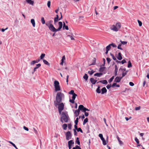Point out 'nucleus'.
Returning a JSON list of instances; mask_svg holds the SVG:
<instances>
[{
  "label": "nucleus",
  "mask_w": 149,
  "mask_h": 149,
  "mask_svg": "<svg viewBox=\"0 0 149 149\" xmlns=\"http://www.w3.org/2000/svg\"><path fill=\"white\" fill-rule=\"evenodd\" d=\"M117 58L119 60H121L123 59L122 55L121 53L119 52L118 53Z\"/></svg>",
  "instance_id": "nucleus-10"
},
{
  "label": "nucleus",
  "mask_w": 149,
  "mask_h": 149,
  "mask_svg": "<svg viewBox=\"0 0 149 149\" xmlns=\"http://www.w3.org/2000/svg\"><path fill=\"white\" fill-rule=\"evenodd\" d=\"M58 25L59 27L57 29L58 31H59L61 30V29L62 28L63 26V23L62 22H58Z\"/></svg>",
  "instance_id": "nucleus-11"
},
{
  "label": "nucleus",
  "mask_w": 149,
  "mask_h": 149,
  "mask_svg": "<svg viewBox=\"0 0 149 149\" xmlns=\"http://www.w3.org/2000/svg\"><path fill=\"white\" fill-rule=\"evenodd\" d=\"M106 60H107V62L108 63H109L111 61V59L109 58V57L107 58H106Z\"/></svg>",
  "instance_id": "nucleus-42"
},
{
  "label": "nucleus",
  "mask_w": 149,
  "mask_h": 149,
  "mask_svg": "<svg viewBox=\"0 0 149 149\" xmlns=\"http://www.w3.org/2000/svg\"><path fill=\"white\" fill-rule=\"evenodd\" d=\"M116 26L117 28L118 29V30L120 29L121 27V24L120 23L117 22L116 24Z\"/></svg>",
  "instance_id": "nucleus-12"
},
{
  "label": "nucleus",
  "mask_w": 149,
  "mask_h": 149,
  "mask_svg": "<svg viewBox=\"0 0 149 149\" xmlns=\"http://www.w3.org/2000/svg\"><path fill=\"white\" fill-rule=\"evenodd\" d=\"M111 48V46L109 44L106 47V50H109Z\"/></svg>",
  "instance_id": "nucleus-34"
},
{
  "label": "nucleus",
  "mask_w": 149,
  "mask_h": 149,
  "mask_svg": "<svg viewBox=\"0 0 149 149\" xmlns=\"http://www.w3.org/2000/svg\"><path fill=\"white\" fill-rule=\"evenodd\" d=\"M84 112L85 116H88L89 115L88 113L86 112Z\"/></svg>",
  "instance_id": "nucleus-64"
},
{
  "label": "nucleus",
  "mask_w": 149,
  "mask_h": 149,
  "mask_svg": "<svg viewBox=\"0 0 149 149\" xmlns=\"http://www.w3.org/2000/svg\"><path fill=\"white\" fill-rule=\"evenodd\" d=\"M74 113L75 114V116L76 117L78 116L79 114V113H78L77 111H75Z\"/></svg>",
  "instance_id": "nucleus-44"
},
{
  "label": "nucleus",
  "mask_w": 149,
  "mask_h": 149,
  "mask_svg": "<svg viewBox=\"0 0 149 149\" xmlns=\"http://www.w3.org/2000/svg\"><path fill=\"white\" fill-rule=\"evenodd\" d=\"M41 65L40 63H39L36 65V68L37 69L40 67Z\"/></svg>",
  "instance_id": "nucleus-56"
},
{
  "label": "nucleus",
  "mask_w": 149,
  "mask_h": 149,
  "mask_svg": "<svg viewBox=\"0 0 149 149\" xmlns=\"http://www.w3.org/2000/svg\"><path fill=\"white\" fill-rule=\"evenodd\" d=\"M77 96V95L76 94H73V95H72V99L74 100L76 98V97Z\"/></svg>",
  "instance_id": "nucleus-47"
},
{
  "label": "nucleus",
  "mask_w": 149,
  "mask_h": 149,
  "mask_svg": "<svg viewBox=\"0 0 149 149\" xmlns=\"http://www.w3.org/2000/svg\"><path fill=\"white\" fill-rule=\"evenodd\" d=\"M100 86H98L96 90V92L97 93H101V91L100 90Z\"/></svg>",
  "instance_id": "nucleus-32"
},
{
  "label": "nucleus",
  "mask_w": 149,
  "mask_h": 149,
  "mask_svg": "<svg viewBox=\"0 0 149 149\" xmlns=\"http://www.w3.org/2000/svg\"><path fill=\"white\" fill-rule=\"evenodd\" d=\"M88 75L86 74H85L83 77V78L84 79H85L86 80H87L88 79Z\"/></svg>",
  "instance_id": "nucleus-24"
},
{
  "label": "nucleus",
  "mask_w": 149,
  "mask_h": 149,
  "mask_svg": "<svg viewBox=\"0 0 149 149\" xmlns=\"http://www.w3.org/2000/svg\"><path fill=\"white\" fill-rule=\"evenodd\" d=\"M138 23L139 24V26H142V22L141 21H139V20H138Z\"/></svg>",
  "instance_id": "nucleus-52"
},
{
  "label": "nucleus",
  "mask_w": 149,
  "mask_h": 149,
  "mask_svg": "<svg viewBox=\"0 0 149 149\" xmlns=\"http://www.w3.org/2000/svg\"><path fill=\"white\" fill-rule=\"evenodd\" d=\"M65 96L63 93L61 92H58L57 93L56 96V100L58 103H60L61 102L63 99L64 98Z\"/></svg>",
  "instance_id": "nucleus-2"
},
{
  "label": "nucleus",
  "mask_w": 149,
  "mask_h": 149,
  "mask_svg": "<svg viewBox=\"0 0 149 149\" xmlns=\"http://www.w3.org/2000/svg\"><path fill=\"white\" fill-rule=\"evenodd\" d=\"M62 127L64 130H66L67 127V124H64L62 125Z\"/></svg>",
  "instance_id": "nucleus-19"
},
{
  "label": "nucleus",
  "mask_w": 149,
  "mask_h": 149,
  "mask_svg": "<svg viewBox=\"0 0 149 149\" xmlns=\"http://www.w3.org/2000/svg\"><path fill=\"white\" fill-rule=\"evenodd\" d=\"M121 45H122L121 44H119L117 47V48L118 49H120L121 50H123V49L121 47H120Z\"/></svg>",
  "instance_id": "nucleus-31"
},
{
  "label": "nucleus",
  "mask_w": 149,
  "mask_h": 149,
  "mask_svg": "<svg viewBox=\"0 0 149 149\" xmlns=\"http://www.w3.org/2000/svg\"><path fill=\"white\" fill-rule=\"evenodd\" d=\"M68 127L69 129L70 130L71 129L72 125L70 123L68 124Z\"/></svg>",
  "instance_id": "nucleus-54"
},
{
  "label": "nucleus",
  "mask_w": 149,
  "mask_h": 149,
  "mask_svg": "<svg viewBox=\"0 0 149 149\" xmlns=\"http://www.w3.org/2000/svg\"><path fill=\"white\" fill-rule=\"evenodd\" d=\"M110 55L112 56V58L113 60L115 61L116 60V57L114 56V55L113 54H112L111 53H110Z\"/></svg>",
  "instance_id": "nucleus-28"
},
{
  "label": "nucleus",
  "mask_w": 149,
  "mask_h": 149,
  "mask_svg": "<svg viewBox=\"0 0 149 149\" xmlns=\"http://www.w3.org/2000/svg\"><path fill=\"white\" fill-rule=\"evenodd\" d=\"M63 29H65L66 30L69 29L68 27V26L65 25L64 27H63Z\"/></svg>",
  "instance_id": "nucleus-50"
},
{
  "label": "nucleus",
  "mask_w": 149,
  "mask_h": 149,
  "mask_svg": "<svg viewBox=\"0 0 149 149\" xmlns=\"http://www.w3.org/2000/svg\"><path fill=\"white\" fill-rule=\"evenodd\" d=\"M132 67V64L130 61H128V65L127 67L128 68H130Z\"/></svg>",
  "instance_id": "nucleus-20"
},
{
  "label": "nucleus",
  "mask_w": 149,
  "mask_h": 149,
  "mask_svg": "<svg viewBox=\"0 0 149 149\" xmlns=\"http://www.w3.org/2000/svg\"><path fill=\"white\" fill-rule=\"evenodd\" d=\"M117 138L118 139V141L119 144L120 145H122L123 144V142L122 141L120 140L119 137L118 136H117Z\"/></svg>",
  "instance_id": "nucleus-22"
},
{
  "label": "nucleus",
  "mask_w": 149,
  "mask_h": 149,
  "mask_svg": "<svg viewBox=\"0 0 149 149\" xmlns=\"http://www.w3.org/2000/svg\"><path fill=\"white\" fill-rule=\"evenodd\" d=\"M74 142L72 140H71L68 142V146H71L72 144H74Z\"/></svg>",
  "instance_id": "nucleus-18"
},
{
  "label": "nucleus",
  "mask_w": 149,
  "mask_h": 149,
  "mask_svg": "<svg viewBox=\"0 0 149 149\" xmlns=\"http://www.w3.org/2000/svg\"><path fill=\"white\" fill-rule=\"evenodd\" d=\"M77 130L78 132H80L81 133H83V131L81 129V128L80 127L77 128Z\"/></svg>",
  "instance_id": "nucleus-49"
},
{
  "label": "nucleus",
  "mask_w": 149,
  "mask_h": 149,
  "mask_svg": "<svg viewBox=\"0 0 149 149\" xmlns=\"http://www.w3.org/2000/svg\"><path fill=\"white\" fill-rule=\"evenodd\" d=\"M26 2L32 5H33L34 4V1L32 0H26Z\"/></svg>",
  "instance_id": "nucleus-13"
},
{
  "label": "nucleus",
  "mask_w": 149,
  "mask_h": 149,
  "mask_svg": "<svg viewBox=\"0 0 149 149\" xmlns=\"http://www.w3.org/2000/svg\"><path fill=\"white\" fill-rule=\"evenodd\" d=\"M66 138L67 140H68L71 138L72 136L71 132L70 131L67 132L65 134Z\"/></svg>",
  "instance_id": "nucleus-7"
},
{
  "label": "nucleus",
  "mask_w": 149,
  "mask_h": 149,
  "mask_svg": "<svg viewBox=\"0 0 149 149\" xmlns=\"http://www.w3.org/2000/svg\"><path fill=\"white\" fill-rule=\"evenodd\" d=\"M111 87V84H108L106 86V87L108 89H109Z\"/></svg>",
  "instance_id": "nucleus-43"
},
{
  "label": "nucleus",
  "mask_w": 149,
  "mask_h": 149,
  "mask_svg": "<svg viewBox=\"0 0 149 149\" xmlns=\"http://www.w3.org/2000/svg\"><path fill=\"white\" fill-rule=\"evenodd\" d=\"M31 22L33 26L35 27V22L34 19H31Z\"/></svg>",
  "instance_id": "nucleus-16"
},
{
  "label": "nucleus",
  "mask_w": 149,
  "mask_h": 149,
  "mask_svg": "<svg viewBox=\"0 0 149 149\" xmlns=\"http://www.w3.org/2000/svg\"><path fill=\"white\" fill-rule=\"evenodd\" d=\"M59 82L57 81H55L54 82V86L55 87V90L56 91L60 90V88L59 85Z\"/></svg>",
  "instance_id": "nucleus-3"
},
{
  "label": "nucleus",
  "mask_w": 149,
  "mask_h": 149,
  "mask_svg": "<svg viewBox=\"0 0 149 149\" xmlns=\"http://www.w3.org/2000/svg\"><path fill=\"white\" fill-rule=\"evenodd\" d=\"M126 60L125 59H123V60H122L121 61V63L122 64H123L124 63H126Z\"/></svg>",
  "instance_id": "nucleus-57"
},
{
  "label": "nucleus",
  "mask_w": 149,
  "mask_h": 149,
  "mask_svg": "<svg viewBox=\"0 0 149 149\" xmlns=\"http://www.w3.org/2000/svg\"><path fill=\"white\" fill-rule=\"evenodd\" d=\"M135 141L137 144H139V141L137 137H135Z\"/></svg>",
  "instance_id": "nucleus-36"
},
{
  "label": "nucleus",
  "mask_w": 149,
  "mask_h": 149,
  "mask_svg": "<svg viewBox=\"0 0 149 149\" xmlns=\"http://www.w3.org/2000/svg\"><path fill=\"white\" fill-rule=\"evenodd\" d=\"M9 142L10 143L11 145H13V146L16 149H18L17 148V147L15 145L14 143H13V142H12L10 141H9Z\"/></svg>",
  "instance_id": "nucleus-26"
},
{
  "label": "nucleus",
  "mask_w": 149,
  "mask_h": 149,
  "mask_svg": "<svg viewBox=\"0 0 149 149\" xmlns=\"http://www.w3.org/2000/svg\"><path fill=\"white\" fill-rule=\"evenodd\" d=\"M122 79L121 77H116L114 81L116 82L119 83L120 82Z\"/></svg>",
  "instance_id": "nucleus-9"
},
{
  "label": "nucleus",
  "mask_w": 149,
  "mask_h": 149,
  "mask_svg": "<svg viewBox=\"0 0 149 149\" xmlns=\"http://www.w3.org/2000/svg\"><path fill=\"white\" fill-rule=\"evenodd\" d=\"M69 94H72L73 95L74 94H75L74 92V91L73 90H71L69 92Z\"/></svg>",
  "instance_id": "nucleus-45"
},
{
  "label": "nucleus",
  "mask_w": 149,
  "mask_h": 149,
  "mask_svg": "<svg viewBox=\"0 0 149 149\" xmlns=\"http://www.w3.org/2000/svg\"><path fill=\"white\" fill-rule=\"evenodd\" d=\"M43 61L44 63H45V64L49 66L50 65L49 63L47 61L43 59Z\"/></svg>",
  "instance_id": "nucleus-21"
},
{
  "label": "nucleus",
  "mask_w": 149,
  "mask_h": 149,
  "mask_svg": "<svg viewBox=\"0 0 149 149\" xmlns=\"http://www.w3.org/2000/svg\"><path fill=\"white\" fill-rule=\"evenodd\" d=\"M76 143L78 144L79 145L80 144V142L78 137H77L76 141Z\"/></svg>",
  "instance_id": "nucleus-29"
},
{
  "label": "nucleus",
  "mask_w": 149,
  "mask_h": 149,
  "mask_svg": "<svg viewBox=\"0 0 149 149\" xmlns=\"http://www.w3.org/2000/svg\"><path fill=\"white\" fill-rule=\"evenodd\" d=\"M109 45L111 46H112L114 48H115L117 47L116 45L113 43H111L109 44Z\"/></svg>",
  "instance_id": "nucleus-25"
},
{
  "label": "nucleus",
  "mask_w": 149,
  "mask_h": 149,
  "mask_svg": "<svg viewBox=\"0 0 149 149\" xmlns=\"http://www.w3.org/2000/svg\"><path fill=\"white\" fill-rule=\"evenodd\" d=\"M67 36L70 37L71 40H74V38L71 36H70V35H68Z\"/></svg>",
  "instance_id": "nucleus-55"
},
{
  "label": "nucleus",
  "mask_w": 149,
  "mask_h": 149,
  "mask_svg": "<svg viewBox=\"0 0 149 149\" xmlns=\"http://www.w3.org/2000/svg\"><path fill=\"white\" fill-rule=\"evenodd\" d=\"M114 76H113L108 81V82L109 83H111L112 81L113 80L114 78Z\"/></svg>",
  "instance_id": "nucleus-27"
},
{
  "label": "nucleus",
  "mask_w": 149,
  "mask_h": 149,
  "mask_svg": "<svg viewBox=\"0 0 149 149\" xmlns=\"http://www.w3.org/2000/svg\"><path fill=\"white\" fill-rule=\"evenodd\" d=\"M107 92V90L105 87H103V94L106 93Z\"/></svg>",
  "instance_id": "nucleus-39"
},
{
  "label": "nucleus",
  "mask_w": 149,
  "mask_h": 149,
  "mask_svg": "<svg viewBox=\"0 0 149 149\" xmlns=\"http://www.w3.org/2000/svg\"><path fill=\"white\" fill-rule=\"evenodd\" d=\"M93 62L91 64L89 65V66H91V65H94L95 63V59L94 58V59L93 60Z\"/></svg>",
  "instance_id": "nucleus-30"
},
{
  "label": "nucleus",
  "mask_w": 149,
  "mask_h": 149,
  "mask_svg": "<svg viewBox=\"0 0 149 149\" xmlns=\"http://www.w3.org/2000/svg\"><path fill=\"white\" fill-rule=\"evenodd\" d=\"M61 117L60 121L63 123V121L65 123H67L69 120V117L67 113H65L64 112L61 113Z\"/></svg>",
  "instance_id": "nucleus-1"
},
{
  "label": "nucleus",
  "mask_w": 149,
  "mask_h": 149,
  "mask_svg": "<svg viewBox=\"0 0 149 149\" xmlns=\"http://www.w3.org/2000/svg\"><path fill=\"white\" fill-rule=\"evenodd\" d=\"M36 63V61L35 60L31 62V65H33Z\"/></svg>",
  "instance_id": "nucleus-40"
},
{
  "label": "nucleus",
  "mask_w": 149,
  "mask_h": 149,
  "mask_svg": "<svg viewBox=\"0 0 149 149\" xmlns=\"http://www.w3.org/2000/svg\"><path fill=\"white\" fill-rule=\"evenodd\" d=\"M141 108V107L140 106H139V107H136L135 108V110H138L140 109Z\"/></svg>",
  "instance_id": "nucleus-60"
},
{
  "label": "nucleus",
  "mask_w": 149,
  "mask_h": 149,
  "mask_svg": "<svg viewBox=\"0 0 149 149\" xmlns=\"http://www.w3.org/2000/svg\"><path fill=\"white\" fill-rule=\"evenodd\" d=\"M23 128L26 130L27 131H29V129L28 128L26 127L25 126H24L23 127Z\"/></svg>",
  "instance_id": "nucleus-63"
},
{
  "label": "nucleus",
  "mask_w": 149,
  "mask_h": 149,
  "mask_svg": "<svg viewBox=\"0 0 149 149\" xmlns=\"http://www.w3.org/2000/svg\"><path fill=\"white\" fill-rule=\"evenodd\" d=\"M73 149H81V148L77 145L75 147H73Z\"/></svg>",
  "instance_id": "nucleus-41"
},
{
  "label": "nucleus",
  "mask_w": 149,
  "mask_h": 149,
  "mask_svg": "<svg viewBox=\"0 0 149 149\" xmlns=\"http://www.w3.org/2000/svg\"><path fill=\"white\" fill-rule=\"evenodd\" d=\"M94 72L95 71H93V70L91 71H88V73L90 75H92L94 73Z\"/></svg>",
  "instance_id": "nucleus-46"
},
{
  "label": "nucleus",
  "mask_w": 149,
  "mask_h": 149,
  "mask_svg": "<svg viewBox=\"0 0 149 149\" xmlns=\"http://www.w3.org/2000/svg\"><path fill=\"white\" fill-rule=\"evenodd\" d=\"M102 73L101 72L100 73H96L94 75L95 76H97V77H99L102 76Z\"/></svg>",
  "instance_id": "nucleus-14"
},
{
  "label": "nucleus",
  "mask_w": 149,
  "mask_h": 149,
  "mask_svg": "<svg viewBox=\"0 0 149 149\" xmlns=\"http://www.w3.org/2000/svg\"><path fill=\"white\" fill-rule=\"evenodd\" d=\"M99 136L100 137L101 140L102 141V134H99Z\"/></svg>",
  "instance_id": "nucleus-62"
},
{
  "label": "nucleus",
  "mask_w": 149,
  "mask_h": 149,
  "mask_svg": "<svg viewBox=\"0 0 149 149\" xmlns=\"http://www.w3.org/2000/svg\"><path fill=\"white\" fill-rule=\"evenodd\" d=\"M64 105L63 103H61L58 104V111L60 114H61L62 111L64 109Z\"/></svg>",
  "instance_id": "nucleus-5"
},
{
  "label": "nucleus",
  "mask_w": 149,
  "mask_h": 149,
  "mask_svg": "<svg viewBox=\"0 0 149 149\" xmlns=\"http://www.w3.org/2000/svg\"><path fill=\"white\" fill-rule=\"evenodd\" d=\"M45 56V54H42L40 56V59H43V58Z\"/></svg>",
  "instance_id": "nucleus-37"
},
{
  "label": "nucleus",
  "mask_w": 149,
  "mask_h": 149,
  "mask_svg": "<svg viewBox=\"0 0 149 149\" xmlns=\"http://www.w3.org/2000/svg\"><path fill=\"white\" fill-rule=\"evenodd\" d=\"M107 82L106 80H103V84H107Z\"/></svg>",
  "instance_id": "nucleus-61"
},
{
  "label": "nucleus",
  "mask_w": 149,
  "mask_h": 149,
  "mask_svg": "<svg viewBox=\"0 0 149 149\" xmlns=\"http://www.w3.org/2000/svg\"><path fill=\"white\" fill-rule=\"evenodd\" d=\"M120 42L121 43V44H122L124 45H125L127 43V41H122L121 40H120Z\"/></svg>",
  "instance_id": "nucleus-38"
},
{
  "label": "nucleus",
  "mask_w": 149,
  "mask_h": 149,
  "mask_svg": "<svg viewBox=\"0 0 149 149\" xmlns=\"http://www.w3.org/2000/svg\"><path fill=\"white\" fill-rule=\"evenodd\" d=\"M129 85L131 86H133L134 85V84L132 82H129Z\"/></svg>",
  "instance_id": "nucleus-59"
},
{
  "label": "nucleus",
  "mask_w": 149,
  "mask_h": 149,
  "mask_svg": "<svg viewBox=\"0 0 149 149\" xmlns=\"http://www.w3.org/2000/svg\"><path fill=\"white\" fill-rule=\"evenodd\" d=\"M46 25L48 26L49 29L51 31L54 32H56L58 31L57 29H56L52 24H50L49 25H47V24H46Z\"/></svg>",
  "instance_id": "nucleus-4"
},
{
  "label": "nucleus",
  "mask_w": 149,
  "mask_h": 149,
  "mask_svg": "<svg viewBox=\"0 0 149 149\" xmlns=\"http://www.w3.org/2000/svg\"><path fill=\"white\" fill-rule=\"evenodd\" d=\"M74 100L72 99H70L69 101L70 102H71L72 103H74Z\"/></svg>",
  "instance_id": "nucleus-58"
},
{
  "label": "nucleus",
  "mask_w": 149,
  "mask_h": 149,
  "mask_svg": "<svg viewBox=\"0 0 149 149\" xmlns=\"http://www.w3.org/2000/svg\"><path fill=\"white\" fill-rule=\"evenodd\" d=\"M111 29L116 32L118 31V30L116 27V25H113L111 27Z\"/></svg>",
  "instance_id": "nucleus-8"
},
{
  "label": "nucleus",
  "mask_w": 149,
  "mask_h": 149,
  "mask_svg": "<svg viewBox=\"0 0 149 149\" xmlns=\"http://www.w3.org/2000/svg\"><path fill=\"white\" fill-rule=\"evenodd\" d=\"M78 119L79 118H76V120L75 121V124H76V125H77L78 122Z\"/></svg>",
  "instance_id": "nucleus-53"
},
{
  "label": "nucleus",
  "mask_w": 149,
  "mask_h": 149,
  "mask_svg": "<svg viewBox=\"0 0 149 149\" xmlns=\"http://www.w3.org/2000/svg\"><path fill=\"white\" fill-rule=\"evenodd\" d=\"M90 81H91V83L93 84H95L96 82L97 81L95 80L93 78H91L90 79Z\"/></svg>",
  "instance_id": "nucleus-15"
},
{
  "label": "nucleus",
  "mask_w": 149,
  "mask_h": 149,
  "mask_svg": "<svg viewBox=\"0 0 149 149\" xmlns=\"http://www.w3.org/2000/svg\"><path fill=\"white\" fill-rule=\"evenodd\" d=\"M41 22L43 24H45V19H44V17H42V18L41 19Z\"/></svg>",
  "instance_id": "nucleus-35"
},
{
  "label": "nucleus",
  "mask_w": 149,
  "mask_h": 149,
  "mask_svg": "<svg viewBox=\"0 0 149 149\" xmlns=\"http://www.w3.org/2000/svg\"><path fill=\"white\" fill-rule=\"evenodd\" d=\"M107 143L105 139L103 137V145H106Z\"/></svg>",
  "instance_id": "nucleus-48"
},
{
  "label": "nucleus",
  "mask_w": 149,
  "mask_h": 149,
  "mask_svg": "<svg viewBox=\"0 0 149 149\" xmlns=\"http://www.w3.org/2000/svg\"><path fill=\"white\" fill-rule=\"evenodd\" d=\"M88 118H86L84 120L83 122V125H84L86 123L88 122Z\"/></svg>",
  "instance_id": "nucleus-23"
},
{
  "label": "nucleus",
  "mask_w": 149,
  "mask_h": 149,
  "mask_svg": "<svg viewBox=\"0 0 149 149\" xmlns=\"http://www.w3.org/2000/svg\"><path fill=\"white\" fill-rule=\"evenodd\" d=\"M79 109L82 112H86V111H89L88 109L82 105H80L79 106Z\"/></svg>",
  "instance_id": "nucleus-6"
},
{
  "label": "nucleus",
  "mask_w": 149,
  "mask_h": 149,
  "mask_svg": "<svg viewBox=\"0 0 149 149\" xmlns=\"http://www.w3.org/2000/svg\"><path fill=\"white\" fill-rule=\"evenodd\" d=\"M51 5V2L50 1H48L47 2V5L48 8H49L50 7V6Z\"/></svg>",
  "instance_id": "nucleus-51"
},
{
  "label": "nucleus",
  "mask_w": 149,
  "mask_h": 149,
  "mask_svg": "<svg viewBox=\"0 0 149 149\" xmlns=\"http://www.w3.org/2000/svg\"><path fill=\"white\" fill-rule=\"evenodd\" d=\"M127 72V71L125 72H122V76L121 77L122 78L123 77H124L125 75H126Z\"/></svg>",
  "instance_id": "nucleus-33"
},
{
  "label": "nucleus",
  "mask_w": 149,
  "mask_h": 149,
  "mask_svg": "<svg viewBox=\"0 0 149 149\" xmlns=\"http://www.w3.org/2000/svg\"><path fill=\"white\" fill-rule=\"evenodd\" d=\"M56 17L54 18V22L55 24L56 22H57L58 20H59L58 19V15H56Z\"/></svg>",
  "instance_id": "nucleus-17"
}]
</instances>
